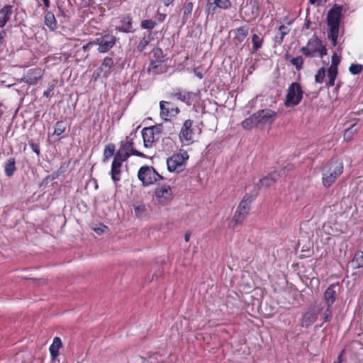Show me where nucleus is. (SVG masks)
I'll return each instance as SVG.
<instances>
[{"label": "nucleus", "instance_id": "obj_1", "mask_svg": "<svg viewBox=\"0 0 363 363\" xmlns=\"http://www.w3.org/2000/svg\"><path fill=\"white\" fill-rule=\"evenodd\" d=\"M342 12V6L335 4L327 14L328 38L331 40L333 45L337 43Z\"/></svg>", "mask_w": 363, "mask_h": 363}, {"label": "nucleus", "instance_id": "obj_2", "mask_svg": "<svg viewBox=\"0 0 363 363\" xmlns=\"http://www.w3.org/2000/svg\"><path fill=\"white\" fill-rule=\"evenodd\" d=\"M343 172V163L338 160H331L322 169V182L325 187L331 186Z\"/></svg>", "mask_w": 363, "mask_h": 363}, {"label": "nucleus", "instance_id": "obj_3", "mask_svg": "<svg viewBox=\"0 0 363 363\" xmlns=\"http://www.w3.org/2000/svg\"><path fill=\"white\" fill-rule=\"evenodd\" d=\"M119 38L111 32H102L96 35L94 39L95 45H97V51L99 53L109 52L118 42Z\"/></svg>", "mask_w": 363, "mask_h": 363}, {"label": "nucleus", "instance_id": "obj_4", "mask_svg": "<svg viewBox=\"0 0 363 363\" xmlns=\"http://www.w3.org/2000/svg\"><path fill=\"white\" fill-rule=\"evenodd\" d=\"M138 177L142 182L143 186L157 184L159 181L164 179V177L157 173L152 167L146 165L139 169Z\"/></svg>", "mask_w": 363, "mask_h": 363}, {"label": "nucleus", "instance_id": "obj_5", "mask_svg": "<svg viewBox=\"0 0 363 363\" xmlns=\"http://www.w3.org/2000/svg\"><path fill=\"white\" fill-rule=\"evenodd\" d=\"M303 94L301 84L298 82L291 83L286 90L284 106L286 108H291L298 105L303 99Z\"/></svg>", "mask_w": 363, "mask_h": 363}, {"label": "nucleus", "instance_id": "obj_6", "mask_svg": "<svg viewBox=\"0 0 363 363\" xmlns=\"http://www.w3.org/2000/svg\"><path fill=\"white\" fill-rule=\"evenodd\" d=\"M136 137V133L132 132L128 136L126 137L125 141L121 142V146L116 153L125 157V159H128L130 155L144 157L145 155L138 151L135 148L133 140Z\"/></svg>", "mask_w": 363, "mask_h": 363}, {"label": "nucleus", "instance_id": "obj_7", "mask_svg": "<svg viewBox=\"0 0 363 363\" xmlns=\"http://www.w3.org/2000/svg\"><path fill=\"white\" fill-rule=\"evenodd\" d=\"M255 195H245L243 197L242 200L239 203L233 217V221L235 222V224L240 225L245 220L250 212V205L252 202L255 200Z\"/></svg>", "mask_w": 363, "mask_h": 363}, {"label": "nucleus", "instance_id": "obj_8", "mask_svg": "<svg viewBox=\"0 0 363 363\" xmlns=\"http://www.w3.org/2000/svg\"><path fill=\"white\" fill-rule=\"evenodd\" d=\"M193 123L194 122L191 119H187L184 122L179 133V138L182 143H186L188 145L192 143L195 134L201 133V129L194 127Z\"/></svg>", "mask_w": 363, "mask_h": 363}, {"label": "nucleus", "instance_id": "obj_9", "mask_svg": "<svg viewBox=\"0 0 363 363\" xmlns=\"http://www.w3.org/2000/svg\"><path fill=\"white\" fill-rule=\"evenodd\" d=\"M189 157V154L186 151L179 154H174L167 159V169L171 172H182L186 164Z\"/></svg>", "mask_w": 363, "mask_h": 363}, {"label": "nucleus", "instance_id": "obj_10", "mask_svg": "<svg viewBox=\"0 0 363 363\" xmlns=\"http://www.w3.org/2000/svg\"><path fill=\"white\" fill-rule=\"evenodd\" d=\"M161 133V125L144 128L142 130L144 146L147 148L152 147L153 144L159 140Z\"/></svg>", "mask_w": 363, "mask_h": 363}, {"label": "nucleus", "instance_id": "obj_11", "mask_svg": "<svg viewBox=\"0 0 363 363\" xmlns=\"http://www.w3.org/2000/svg\"><path fill=\"white\" fill-rule=\"evenodd\" d=\"M258 123L260 128H263L264 125H272L277 117V113L269 109H262L257 112Z\"/></svg>", "mask_w": 363, "mask_h": 363}, {"label": "nucleus", "instance_id": "obj_12", "mask_svg": "<svg viewBox=\"0 0 363 363\" xmlns=\"http://www.w3.org/2000/svg\"><path fill=\"white\" fill-rule=\"evenodd\" d=\"M127 160L128 159H125V157H122L121 155L117 153L115 154L113 160L111 164V169L110 173L111 179L115 183L121 180L122 164Z\"/></svg>", "mask_w": 363, "mask_h": 363}, {"label": "nucleus", "instance_id": "obj_13", "mask_svg": "<svg viewBox=\"0 0 363 363\" xmlns=\"http://www.w3.org/2000/svg\"><path fill=\"white\" fill-rule=\"evenodd\" d=\"M160 116L164 120H168V117L176 116L180 112L177 106H174L172 103L164 101L160 102Z\"/></svg>", "mask_w": 363, "mask_h": 363}, {"label": "nucleus", "instance_id": "obj_14", "mask_svg": "<svg viewBox=\"0 0 363 363\" xmlns=\"http://www.w3.org/2000/svg\"><path fill=\"white\" fill-rule=\"evenodd\" d=\"M320 43L321 41L316 36H313L306 45L301 48V52L306 57H313L318 52Z\"/></svg>", "mask_w": 363, "mask_h": 363}, {"label": "nucleus", "instance_id": "obj_15", "mask_svg": "<svg viewBox=\"0 0 363 363\" xmlns=\"http://www.w3.org/2000/svg\"><path fill=\"white\" fill-rule=\"evenodd\" d=\"M232 4L230 0H207L206 11L214 13L217 9H228Z\"/></svg>", "mask_w": 363, "mask_h": 363}, {"label": "nucleus", "instance_id": "obj_16", "mask_svg": "<svg viewBox=\"0 0 363 363\" xmlns=\"http://www.w3.org/2000/svg\"><path fill=\"white\" fill-rule=\"evenodd\" d=\"M319 310H315V308H310L303 314L301 319V326L303 328H308L318 319Z\"/></svg>", "mask_w": 363, "mask_h": 363}, {"label": "nucleus", "instance_id": "obj_17", "mask_svg": "<svg viewBox=\"0 0 363 363\" xmlns=\"http://www.w3.org/2000/svg\"><path fill=\"white\" fill-rule=\"evenodd\" d=\"M242 12L247 21L253 20L258 15V7L252 0L247 1L245 6L240 11L241 13Z\"/></svg>", "mask_w": 363, "mask_h": 363}, {"label": "nucleus", "instance_id": "obj_18", "mask_svg": "<svg viewBox=\"0 0 363 363\" xmlns=\"http://www.w3.org/2000/svg\"><path fill=\"white\" fill-rule=\"evenodd\" d=\"M155 195L158 201L162 203L170 199L172 191L169 185L164 184L155 189Z\"/></svg>", "mask_w": 363, "mask_h": 363}, {"label": "nucleus", "instance_id": "obj_19", "mask_svg": "<svg viewBox=\"0 0 363 363\" xmlns=\"http://www.w3.org/2000/svg\"><path fill=\"white\" fill-rule=\"evenodd\" d=\"M171 95L183 101L188 106H191L192 103L198 98V94L196 93L188 91L183 94L179 90L175 91L174 93H172Z\"/></svg>", "mask_w": 363, "mask_h": 363}, {"label": "nucleus", "instance_id": "obj_20", "mask_svg": "<svg viewBox=\"0 0 363 363\" xmlns=\"http://www.w3.org/2000/svg\"><path fill=\"white\" fill-rule=\"evenodd\" d=\"M337 285L331 284L330 285L324 292L323 299L326 306H333V304L335 302L337 298V292L335 288Z\"/></svg>", "mask_w": 363, "mask_h": 363}, {"label": "nucleus", "instance_id": "obj_21", "mask_svg": "<svg viewBox=\"0 0 363 363\" xmlns=\"http://www.w3.org/2000/svg\"><path fill=\"white\" fill-rule=\"evenodd\" d=\"M281 177V174L277 171H274L267 176L259 179L257 186L259 187L268 188L276 182Z\"/></svg>", "mask_w": 363, "mask_h": 363}, {"label": "nucleus", "instance_id": "obj_22", "mask_svg": "<svg viewBox=\"0 0 363 363\" xmlns=\"http://www.w3.org/2000/svg\"><path fill=\"white\" fill-rule=\"evenodd\" d=\"M234 37L233 40L236 43H241L244 41L249 33V27L247 26H243L238 27L232 30Z\"/></svg>", "mask_w": 363, "mask_h": 363}, {"label": "nucleus", "instance_id": "obj_23", "mask_svg": "<svg viewBox=\"0 0 363 363\" xmlns=\"http://www.w3.org/2000/svg\"><path fill=\"white\" fill-rule=\"evenodd\" d=\"M42 77V71L40 69L33 68L28 71L25 79L26 82L29 84H35Z\"/></svg>", "mask_w": 363, "mask_h": 363}, {"label": "nucleus", "instance_id": "obj_24", "mask_svg": "<svg viewBox=\"0 0 363 363\" xmlns=\"http://www.w3.org/2000/svg\"><path fill=\"white\" fill-rule=\"evenodd\" d=\"M62 347V340L59 337H55L53 339L52 345L49 347L52 362L57 360L59 355V350Z\"/></svg>", "mask_w": 363, "mask_h": 363}, {"label": "nucleus", "instance_id": "obj_25", "mask_svg": "<svg viewBox=\"0 0 363 363\" xmlns=\"http://www.w3.org/2000/svg\"><path fill=\"white\" fill-rule=\"evenodd\" d=\"M13 13L12 6L6 5L0 9V28L4 27Z\"/></svg>", "mask_w": 363, "mask_h": 363}, {"label": "nucleus", "instance_id": "obj_26", "mask_svg": "<svg viewBox=\"0 0 363 363\" xmlns=\"http://www.w3.org/2000/svg\"><path fill=\"white\" fill-rule=\"evenodd\" d=\"M162 61L151 60L147 67V73L152 75L159 74L164 72V69L162 67Z\"/></svg>", "mask_w": 363, "mask_h": 363}, {"label": "nucleus", "instance_id": "obj_27", "mask_svg": "<svg viewBox=\"0 0 363 363\" xmlns=\"http://www.w3.org/2000/svg\"><path fill=\"white\" fill-rule=\"evenodd\" d=\"M242 126L245 130H251L255 127H258V118L257 112L242 122Z\"/></svg>", "mask_w": 363, "mask_h": 363}, {"label": "nucleus", "instance_id": "obj_28", "mask_svg": "<svg viewBox=\"0 0 363 363\" xmlns=\"http://www.w3.org/2000/svg\"><path fill=\"white\" fill-rule=\"evenodd\" d=\"M45 24L51 30H55L57 28V23L54 14L50 11L45 12Z\"/></svg>", "mask_w": 363, "mask_h": 363}, {"label": "nucleus", "instance_id": "obj_29", "mask_svg": "<svg viewBox=\"0 0 363 363\" xmlns=\"http://www.w3.org/2000/svg\"><path fill=\"white\" fill-rule=\"evenodd\" d=\"M290 31V29L285 25L282 24L279 26L278 32L274 36V42L276 44L280 45L286 35Z\"/></svg>", "mask_w": 363, "mask_h": 363}, {"label": "nucleus", "instance_id": "obj_30", "mask_svg": "<svg viewBox=\"0 0 363 363\" xmlns=\"http://www.w3.org/2000/svg\"><path fill=\"white\" fill-rule=\"evenodd\" d=\"M16 160L13 157H11L9 159H8L6 162H5V164H4V172H5V174L8 177H11L13 175L14 172H16Z\"/></svg>", "mask_w": 363, "mask_h": 363}, {"label": "nucleus", "instance_id": "obj_31", "mask_svg": "<svg viewBox=\"0 0 363 363\" xmlns=\"http://www.w3.org/2000/svg\"><path fill=\"white\" fill-rule=\"evenodd\" d=\"M121 26L118 28V30L120 31L124 32V33H132L133 32V21L132 18L127 16L124 18H123L121 21Z\"/></svg>", "mask_w": 363, "mask_h": 363}, {"label": "nucleus", "instance_id": "obj_32", "mask_svg": "<svg viewBox=\"0 0 363 363\" xmlns=\"http://www.w3.org/2000/svg\"><path fill=\"white\" fill-rule=\"evenodd\" d=\"M153 39L154 37L152 35V33L151 31H149L146 35H144V37L139 42L138 45H137V50L140 52L143 51L145 47L152 40H153Z\"/></svg>", "mask_w": 363, "mask_h": 363}, {"label": "nucleus", "instance_id": "obj_33", "mask_svg": "<svg viewBox=\"0 0 363 363\" xmlns=\"http://www.w3.org/2000/svg\"><path fill=\"white\" fill-rule=\"evenodd\" d=\"M116 146L113 143H109L105 146L104 150V158L103 162H107L108 160L115 155Z\"/></svg>", "mask_w": 363, "mask_h": 363}, {"label": "nucleus", "instance_id": "obj_34", "mask_svg": "<svg viewBox=\"0 0 363 363\" xmlns=\"http://www.w3.org/2000/svg\"><path fill=\"white\" fill-rule=\"evenodd\" d=\"M113 65V59L111 57H106L101 65V71L104 72L105 74L110 73L111 69Z\"/></svg>", "mask_w": 363, "mask_h": 363}, {"label": "nucleus", "instance_id": "obj_35", "mask_svg": "<svg viewBox=\"0 0 363 363\" xmlns=\"http://www.w3.org/2000/svg\"><path fill=\"white\" fill-rule=\"evenodd\" d=\"M352 264L355 269L363 267V252L359 250L356 252L353 259L352 260Z\"/></svg>", "mask_w": 363, "mask_h": 363}, {"label": "nucleus", "instance_id": "obj_36", "mask_svg": "<svg viewBox=\"0 0 363 363\" xmlns=\"http://www.w3.org/2000/svg\"><path fill=\"white\" fill-rule=\"evenodd\" d=\"M133 207L138 218H142L147 216V208L145 204L136 203L133 205Z\"/></svg>", "mask_w": 363, "mask_h": 363}, {"label": "nucleus", "instance_id": "obj_37", "mask_svg": "<svg viewBox=\"0 0 363 363\" xmlns=\"http://www.w3.org/2000/svg\"><path fill=\"white\" fill-rule=\"evenodd\" d=\"M252 52H256L263 44V38H260L257 34H253L252 36Z\"/></svg>", "mask_w": 363, "mask_h": 363}, {"label": "nucleus", "instance_id": "obj_38", "mask_svg": "<svg viewBox=\"0 0 363 363\" xmlns=\"http://www.w3.org/2000/svg\"><path fill=\"white\" fill-rule=\"evenodd\" d=\"M66 124L63 121H57L54 126V131L52 135L60 136L66 130Z\"/></svg>", "mask_w": 363, "mask_h": 363}, {"label": "nucleus", "instance_id": "obj_39", "mask_svg": "<svg viewBox=\"0 0 363 363\" xmlns=\"http://www.w3.org/2000/svg\"><path fill=\"white\" fill-rule=\"evenodd\" d=\"M193 10V4L191 2H187L184 6V13L182 19L186 22L191 16Z\"/></svg>", "mask_w": 363, "mask_h": 363}, {"label": "nucleus", "instance_id": "obj_40", "mask_svg": "<svg viewBox=\"0 0 363 363\" xmlns=\"http://www.w3.org/2000/svg\"><path fill=\"white\" fill-rule=\"evenodd\" d=\"M291 63L296 67V69L299 71L302 69L303 65V58L301 56L293 57L290 60Z\"/></svg>", "mask_w": 363, "mask_h": 363}, {"label": "nucleus", "instance_id": "obj_41", "mask_svg": "<svg viewBox=\"0 0 363 363\" xmlns=\"http://www.w3.org/2000/svg\"><path fill=\"white\" fill-rule=\"evenodd\" d=\"M333 318L332 306H326V309L323 313V323L330 322Z\"/></svg>", "mask_w": 363, "mask_h": 363}, {"label": "nucleus", "instance_id": "obj_42", "mask_svg": "<svg viewBox=\"0 0 363 363\" xmlns=\"http://www.w3.org/2000/svg\"><path fill=\"white\" fill-rule=\"evenodd\" d=\"M153 57L155 59V61H163L164 55L163 51L160 48H155L152 50Z\"/></svg>", "mask_w": 363, "mask_h": 363}, {"label": "nucleus", "instance_id": "obj_43", "mask_svg": "<svg viewBox=\"0 0 363 363\" xmlns=\"http://www.w3.org/2000/svg\"><path fill=\"white\" fill-rule=\"evenodd\" d=\"M157 25L156 22L152 20H143L141 22L140 27L143 29H147L150 31Z\"/></svg>", "mask_w": 363, "mask_h": 363}, {"label": "nucleus", "instance_id": "obj_44", "mask_svg": "<svg viewBox=\"0 0 363 363\" xmlns=\"http://www.w3.org/2000/svg\"><path fill=\"white\" fill-rule=\"evenodd\" d=\"M325 77V69L324 67H321L315 76V80L317 83H322Z\"/></svg>", "mask_w": 363, "mask_h": 363}, {"label": "nucleus", "instance_id": "obj_45", "mask_svg": "<svg viewBox=\"0 0 363 363\" xmlns=\"http://www.w3.org/2000/svg\"><path fill=\"white\" fill-rule=\"evenodd\" d=\"M362 69H363V66L362 65H359V64H357V65L352 64L349 68L350 72L352 74H358L360 72H362Z\"/></svg>", "mask_w": 363, "mask_h": 363}, {"label": "nucleus", "instance_id": "obj_46", "mask_svg": "<svg viewBox=\"0 0 363 363\" xmlns=\"http://www.w3.org/2000/svg\"><path fill=\"white\" fill-rule=\"evenodd\" d=\"M340 62V58L336 53L333 54L331 59V65L330 67H336L337 68V66Z\"/></svg>", "mask_w": 363, "mask_h": 363}, {"label": "nucleus", "instance_id": "obj_47", "mask_svg": "<svg viewBox=\"0 0 363 363\" xmlns=\"http://www.w3.org/2000/svg\"><path fill=\"white\" fill-rule=\"evenodd\" d=\"M337 74V68L330 67L328 69V77H334L336 78Z\"/></svg>", "mask_w": 363, "mask_h": 363}, {"label": "nucleus", "instance_id": "obj_48", "mask_svg": "<svg viewBox=\"0 0 363 363\" xmlns=\"http://www.w3.org/2000/svg\"><path fill=\"white\" fill-rule=\"evenodd\" d=\"M353 128L354 125H352L351 127L348 128L345 133H344V138L345 140H349L352 138V135L353 134Z\"/></svg>", "mask_w": 363, "mask_h": 363}, {"label": "nucleus", "instance_id": "obj_49", "mask_svg": "<svg viewBox=\"0 0 363 363\" xmlns=\"http://www.w3.org/2000/svg\"><path fill=\"white\" fill-rule=\"evenodd\" d=\"M30 147H31L32 150L35 152L38 155H40V146L38 144H36L33 143V140L29 141L28 143Z\"/></svg>", "mask_w": 363, "mask_h": 363}, {"label": "nucleus", "instance_id": "obj_50", "mask_svg": "<svg viewBox=\"0 0 363 363\" xmlns=\"http://www.w3.org/2000/svg\"><path fill=\"white\" fill-rule=\"evenodd\" d=\"M327 0H309V3L317 6H323L326 3Z\"/></svg>", "mask_w": 363, "mask_h": 363}, {"label": "nucleus", "instance_id": "obj_51", "mask_svg": "<svg viewBox=\"0 0 363 363\" xmlns=\"http://www.w3.org/2000/svg\"><path fill=\"white\" fill-rule=\"evenodd\" d=\"M318 52L320 55V57H323L324 55L327 54V50L325 46L322 45V43H320V48H318Z\"/></svg>", "mask_w": 363, "mask_h": 363}, {"label": "nucleus", "instance_id": "obj_52", "mask_svg": "<svg viewBox=\"0 0 363 363\" xmlns=\"http://www.w3.org/2000/svg\"><path fill=\"white\" fill-rule=\"evenodd\" d=\"M94 45H95L94 40L89 41L86 45H83L82 50L85 52V51L88 50L89 48H91V47H93Z\"/></svg>", "mask_w": 363, "mask_h": 363}, {"label": "nucleus", "instance_id": "obj_53", "mask_svg": "<svg viewBox=\"0 0 363 363\" xmlns=\"http://www.w3.org/2000/svg\"><path fill=\"white\" fill-rule=\"evenodd\" d=\"M53 88H54L53 85L50 86V87L44 92L43 95L46 97H50V93L53 90Z\"/></svg>", "mask_w": 363, "mask_h": 363}, {"label": "nucleus", "instance_id": "obj_54", "mask_svg": "<svg viewBox=\"0 0 363 363\" xmlns=\"http://www.w3.org/2000/svg\"><path fill=\"white\" fill-rule=\"evenodd\" d=\"M194 74L200 79L203 78V74L199 70V68H195L194 70Z\"/></svg>", "mask_w": 363, "mask_h": 363}, {"label": "nucleus", "instance_id": "obj_55", "mask_svg": "<svg viewBox=\"0 0 363 363\" xmlns=\"http://www.w3.org/2000/svg\"><path fill=\"white\" fill-rule=\"evenodd\" d=\"M329 78V82L328 83V84L330 86H332L335 84V80L336 78H334V77H328Z\"/></svg>", "mask_w": 363, "mask_h": 363}, {"label": "nucleus", "instance_id": "obj_56", "mask_svg": "<svg viewBox=\"0 0 363 363\" xmlns=\"http://www.w3.org/2000/svg\"><path fill=\"white\" fill-rule=\"evenodd\" d=\"M161 1L164 4V5L166 6H168L174 1V0H161Z\"/></svg>", "mask_w": 363, "mask_h": 363}, {"label": "nucleus", "instance_id": "obj_57", "mask_svg": "<svg viewBox=\"0 0 363 363\" xmlns=\"http://www.w3.org/2000/svg\"><path fill=\"white\" fill-rule=\"evenodd\" d=\"M4 35H5L4 31L0 32V43H3V38H4Z\"/></svg>", "mask_w": 363, "mask_h": 363}, {"label": "nucleus", "instance_id": "obj_58", "mask_svg": "<svg viewBox=\"0 0 363 363\" xmlns=\"http://www.w3.org/2000/svg\"><path fill=\"white\" fill-rule=\"evenodd\" d=\"M189 239H190V233H187L184 235V240L186 242H188L189 240Z\"/></svg>", "mask_w": 363, "mask_h": 363}, {"label": "nucleus", "instance_id": "obj_59", "mask_svg": "<svg viewBox=\"0 0 363 363\" xmlns=\"http://www.w3.org/2000/svg\"><path fill=\"white\" fill-rule=\"evenodd\" d=\"M44 5L46 8H48L50 6V1L49 0H43Z\"/></svg>", "mask_w": 363, "mask_h": 363}, {"label": "nucleus", "instance_id": "obj_60", "mask_svg": "<svg viewBox=\"0 0 363 363\" xmlns=\"http://www.w3.org/2000/svg\"><path fill=\"white\" fill-rule=\"evenodd\" d=\"M310 24H311V21H306V23H305V25H304V27L307 29L310 28Z\"/></svg>", "mask_w": 363, "mask_h": 363}, {"label": "nucleus", "instance_id": "obj_61", "mask_svg": "<svg viewBox=\"0 0 363 363\" xmlns=\"http://www.w3.org/2000/svg\"><path fill=\"white\" fill-rule=\"evenodd\" d=\"M342 352L338 356L337 362H335L333 363H341V362H342Z\"/></svg>", "mask_w": 363, "mask_h": 363}, {"label": "nucleus", "instance_id": "obj_62", "mask_svg": "<svg viewBox=\"0 0 363 363\" xmlns=\"http://www.w3.org/2000/svg\"><path fill=\"white\" fill-rule=\"evenodd\" d=\"M165 16H166V15H162H162H160V19H159V20H160V21H163L164 20V18H165Z\"/></svg>", "mask_w": 363, "mask_h": 363}]
</instances>
